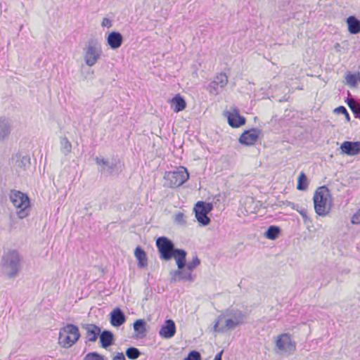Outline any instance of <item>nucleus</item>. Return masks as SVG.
Instances as JSON below:
<instances>
[{"label":"nucleus","instance_id":"33","mask_svg":"<svg viewBox=\"0 0 360 360\" xmlns=\"http://www.w3.org/2000/svg\"><path fill=\"white\" fill-rule=\"evenodd\" d=\"M307 177L305 174L302 172L298 176V182L297 188L300 191H303L307 188Z\"/></svg>","mask_w":360,"mask_h":360},{"label":"nucleus","instance_id":"1","mask_svg":"<svg viewBox=\"0 0 360 360\" xmlns=\"http://www.w3.org/2000/svg\"><path fill=\"white\" fill-rule=\"evenodd\" d=\"M22 256L18 250L8 249L5 251L0 260V276L6 279H14L22 267Z\"/></svg>","mask_w":360,"mask_h":360},{"label":"nucleus","instance_id":"17","mask_svg":"<svg viewBox=\"0 0 360 360\" xmlns=\"http://www.w3.org/2000/svg\"><path fill=\"white\" fill-rule=\"evenodd\" d=\"M175 332L176 326L174 322L171 319H168L162 326L160 330V335L164 338L169 339L174 335Z\"/></svg>","mask_w":360,"mask_h":360},{"label":"nucleus","instance_id":"4","mask_svg":"<svg viewBox=\"0 0 360 360\" xmlns=\"http://www.w3.org/2000/svg\"><path fill=\"white\" fill-rule=\"evenodd\" d=\"M95 161L98 165V172L105 176L115 175L122 171L121 162L115 158H105L99 156L95 158Z\"/></svg>","mask_w":360,"mask_h":360},{"label":"nucleus","instance_id":"25","mask_svg":"<svg viewBox=\"0 0 360 360\" xmlns=\"http://www.w3.org/2000/svg\"><path fill=\"white\" fill-rule=\"evenodd\" d=\"M172 106L176 112L182 111L186 106V103L180 94H176L170 101Z\"/></svg>","mask_w":360,"mask_h":360},{"label":"nucleus","instance_id":"11","mask_svg":"<svg viewBox=\"0 0 360 360\" xmlns=\"http://www.w3.org/2000/svg\"><path fill=\"white\" fill-rule=\"evenodd\" d=\"M231 321L228 319L224 311L221 313L220 316L216 319L214 326L213 330L214 333H225L228 330L233 329V325L231 323Z\"/></svg>","mask_w":360,"mask_h":360},{"label":"nucleus","instance_id":"49","mask_svg":"<svg viewBox=\"0 0 360 360\" xmlns=\"http://www.w3.org/2000/svg\"><path fill=\"white\" fill-rule=\"evenodd\" d=\"M354 112H360V107L357 108L356 111H354Z\"/></svg>","mask_w":360,"mask_h":360},{"label":"nucleus","instance_id":"16","mask_svg":"<svg viewBox=\"0 0 360 360\" xmlns=\"http://www.w3.org/2000/svg\"><path fill=\"white\" fill-rule=\"evenodd\" d=\"M110 323L114 327H119L125 322V315L118 307L114 309L110 314Z\"/></svg>","mask_w":360,"mask_h":360},{"label":"nucleus","instance_id":"2","mask_svg":"<svg viewBox=\"0 0 360 360\" xmlns=\"http://www.w3.org/2000/svg\"><path fill=\"white\" fill-rule=\"evenodd\" d=\"M314 209L319 216L327 215L332 207V199L329 190L322 186L319 188L314 195Z\"/></svg>","mask_w":360,"mask_h":360},{"label":"nucleus","instance_id":"47","mask_svg":"<svg viewBox=\"0 0 360 360\" xmlns=\"http://www.w3.org/2000/svg\"><path fill=\"white\" fill-rule=\"evenodd\" d=\"M140 356V352L136 349V359Z\"/></svg>","mask_w":360,"mask_h":360},{"label":"nucleus","instance_id":"19","mask_svg":"<svg viewBox=\"0 0 360 360\" xmlns=\"http://www.w3.org/2000/svg\"><path fill=\"white\" fill-rule=\"evenodd\" d=\"M11 131V121L5 117L0 118V141L7 139Z\"/></svg>","mask_w":360,"mask_h":360},{"label":"nucleus","instance_id":"46","mask_svg":"<svg viewBox=\"0 0 360 360\" xmlns=\"http://www.w3.org/2000/svg\"><path fill=\"white\" fill-rule=\"evenodd\" d=\"M345 117L347 122L350 120L349 114H345Z\"/></svg>","mask_w":360,"mask_h":360},{"label":"nucleus","instance_id":"36","mask_svg":"<svg viewBox=\"0 0 360 360\" xmlns=\"http://www.w3.org/2000/svg\"><path fill=\"white\" fill-rule=\"evenodd\" d=\"M174 221L179 225H185L186 221L184 214L182 212H178L174 215Z\"/></svg>","mask_w":360,"mask_h":360},{"label":"nucleus","instance_id":"44","mask_svg":"<svg viewBox=\"0 0 360 360\" xmlns=\"http://www.w3.org/2000/svg\"><path fill=\"white\" fill-rule=\"evenodd\" d=\"M334 112H347L344 106H339L334 110Z\"/></svg>","mask_w":360,"mask_h":360},{"label":"nucleus","instance_id":"14","mask_svg":"<svg viewBox=\"0 0 360 360\" xmlns=\"http://www.w3.org/2000/svg\"><path fill=\"white\" fill-rule=\"evenodd\" d=\"M342 154L354 156L360 153V142L345 141L340 146Z\"/></svg>","mask_w":360,"mask_h":360},{"label":"nucleus","instance_id":"7","mask_svg":"<svg viewBox=\"0 0 360 360\" xmlns=\"http://www.w3.org/2000/svg\"><path fill=\"white\" fill-rule=\"evenodd\" d=\"M80 336L78 328L73 324H68L59 332L58 342L64 348L72 346Z\"/></svg>","mask_w":360,"mask_h":360},{"label":"nucleus","instance_id":"40","mask_svg":"<svg viewBox=\"0 0 360 360\" xmlns=\"http://www.w3.org/2000/svg\"><path fill=\"white\" fill-rule=\"evenodd\" d=\"M127 356L130 359H135V347H131L127 349Z\"/></svg>","mask_w":360,"mask_h":360},{"label":"nucleus","instance_id":"30","mask_svg":"<svg viewBox=\"0 0 360 360\" xmlns=\"http://www.w3.org/2000/svg\"><path fill=\"white\" fill-rule=\"evenodd\" d=\"M221 88L226 86L228 84V77L225 73H220L217 75L214 79Z\"/></svg>","mask_w":360,"mask_h":360},{"label":"nucleus","instance_id":"6","mask_svg":"<svg viewBox=\"0 0 360 360\" xmlns=\"http://www.w3.org/2000/svg\"><path fill=\"white\" fill-rule=\"evenodd\" d=\"M102 53L101 46L96 39H91L83 48V58L86 65L92 67L100 59Z\"/></svg>","mask_w":360,"mask_h":360},{"label":"nucleus","instance_id":"32","mask_svg":"<svg viewBox=\"0 0 360 360\" xmlns=\"http://www.w3.org/2000/svg\"><path fill=\"white\" fill-rule=\"evenodd\" d=\"M145 325L146 322L143 320H136V337L144 335V333L146 330Z\"/></svg>","mask_w":360,"mask_h":360},{"label":"nucleus","instance_id":"41","mask_svg":"<svg viewBox=\"0 0 360 360\" xmlns=\"http://www.w3.org/2000/svg\"><path fill=\"white\" fill-rule=\"evenodd\" d=\"M347 105L350 110L352 111V112H354V111L357 110L358 108L356 107V103L353 98H350L348 100Z\"/></svg>","mask_w":360,"mask_h":360},{"label":"nucleus","instance_id":"45","mask_svg":"<svg viewBox=\"0 0 360 360\" xmlns=\"http://www.w3.org/2000/svg\"><path fill=\"white\" fill-rule=\"evenodd\" d=\"M222 351H221L219 353H218L215 357H214V360H221V355H222Z\"/></svg>","mask_w":360,"mask_h":360},{"label":"nucleus","instance_id":"42","mask_svg":"<svg viewBox=\"0 0 360 360\" xmlns=\"http://www.w3.org/2000/svg\"><path fill=\"white\" fill-rule=\"evenodd\" d=\"M101 26L104 27L110 28L112 26V22L108 18H104L101 22Z\"/></svg>","mask_w":360,"mask_h":360},{"label":"nucleus","instance_id":"26","mask_svg":"<svg viewBox=\"0 0 360 360\" xmlns=\"http://www.w3.org/2000/svg\"><path fill=\"white\" fill-rule=\"evenodd\" d=\"M16 167L25 170L30 165V158L27 155H17L15 161Z\"/></svg>","mask_w":360,"mask_h":360},{"label":"nucleus","instance_id":"48","mask_svg":"<svg viewBox=\"0 0 360 360\" xmlns=\"http://www.w3.org/2000/svg\"><path fill=\"white\" fill-rule=\"evenodd\" d=\"M354 115H355V117L360 119V114H354Z\"/></svg>","mask_w":360,"mask_h":360},{"label":"nucleus","instance_id":"38","mask_svg":"<svg viewBox=\"0 0 360 360\" xmlns=\"http://www.w3.org/2000/svg\"><path fill=\"white\" fill-rule=\"evenodd\" d=\"M184 360H201V356L198 352L191 351Z\"/></svg>","mask_w":360,"mask_h":360},{"label":"nucleus","instance_id":"22","mask_svg":"<svg viewBox=\"0 0 360 360\" xmlns=\"http://www.w3.org/2000/svg\"><path fill=\"white\" fill-rule=\"evenodd\" d=\"M99 338L101 347L103 348H107L113 343L114 335L110 330H105L101 332Z\"/></svg>","mask_w":360,"mask_h":360},{"label":"nucleus","instance_id":"18","mask_svg":"<svg viewBox=\"0 0 360 360\" xmlns=\"http://www.w3.org/2000/svg\"><path fill=\"white\" fill-rule=\"evenodd\" d=\"M122 35L118 32H110L107 37V42L112 49L120 48L122 44Z\"/></svg>","mask_w":360,"mask_h":360},{"label":"nucleus","instance_id":"15","mask_svg":"<svg viewBox=\"0 0 360 360\" xmlns=\"http://www.w3.org/2000/svg\"><path fill=\"white\" fill-rule=\"evenodd\" d=\"M82 328L86 332V342H94L97 340L101 333V328L98 326L94 324L86 323L82 325Z\"/></svg>","mask_w":360,"mask_h":360},{"label":"nucleus","instance_id":"50","mask_svg":"<svg viewBox=\"0 0 360 360\" xmlns=\"http://www.w3.org/2000/svg\"><path fill=\"white\" fill-rule=\"evenodd\" d=\"M131 325L133 326L134 330H135V322H134Z\"/></svg>","mask_w":360,"mask_h":360},{"label":"nucleus","instance_id":"43","mask_svg":"<svg viewBox=\"0 0 360 360\" xmlns=\"http://www.w3.org/2000/svg\"><path fill=\"white\" fill-rule=\"evenodd\" d=\"M112 360H125V356L123 353H117L112 358Z\"/></svg>","mask_w":360,"mask_h":360},{"label":"nucleus","instance_id":"23","mask_svg":"<svg viewBox=\"0 0 360 360\" xmlns=\"http://www.w3.org/2000/svg\"><path fill=\"white\" fill-rule=\"evenodd\" d=\"M186 252L184 250L176 249L172 257L174 258L179 269H182L186 266Z\"/></svg>","mask_w":360,"mask_h":360},{"label":"nucleus","instance_id":"13","mask_svg":"<svg viewBox=\"0 0 360 360\" xmlns=\"http://www.w3.org/2000/svg\"><path fill=\"white\" fill-rule=\"evenodd\" d=\"M224 313L234 328L245 322V315L239 309L231 308L225 310Z\"/></svg>","mask_w":360,"mask_h":360},{"label":"nucleus","instance_id":"29","mask_svg":"<svg viewBox=\"0 0 360 360\" xmlns=\"http://www.w3.org/2000/svg\"><path fill=\"white\" fill-rule=\"evenodd\" d=\"M136 259L139 260V266L145 267L147 265L146 254L139 247H136Z\"/></svg>","mask_w":360,"mask_h":360},{"label":"nucleus","instance_id":"10","mask_svg":"<svg viewBox=\"0 0 360 360\" xmlns=\"http://www.w3.org/2000/svg\"><path fill=\"white\" fill-rule=\"evenodd\" d=\"M156 245L162 259L168 261L172 258L176 249L172 240L166 237H160L156 240Z\"/></svg>","mask_w":360,"mask_h":360},{"label":"nucleus","instance_id":"20","mask_svg":"<svg viewBox=\"0 0 360 360\" xmlns=\"http://www.w3.org/2000/svg\"><path fill=\"white\" fill-rule=\"evenodd\" d=\"M346 22L347 25L348 32L352 34H356L360 32V20L356 17L352 15L349 16Z\"/></svg>","mask_w":360,"mask_h":360},{"label":"nucleus","instance_id":"12","mask_svg":"<svg viewBox=\"0 0 360 360\" xmlns=\"http://www.w3.org/2000/svg\"><path fill=\"white\" fill-rule=\"evenodd\" d=\"M260 135V130L257 129H251L245 131L240 136L238 141L244 146H252L255 144Z\"/></svg>","mask_w":360,"mask_h":360},{"label":"nucleus","instance_id":"3","mask_svg":"<svg viewBox=\"0 0 360 360\" xmlns=\"http://www.w3.org/2000/svg\"><path fill=\"white\" fill-rule=\"evenodd\" d=\"M9 198L15 207L17 215L20 219H24L28 216L30 211V201L25 193L12 190L10 192Z\"/></svg>","mask_w":360,"mask_h":360},{"label":"nucleus","instance_id":"24","mask_svg":"<svg viewBox=\"0 0 360 360\" xmlns=\"http://www.w3.org/2000/svg\"><path fill=\"white\" fill-rule=\"evenodd\" d=\"M172 274V280L174 281H193V277L191 274V271H187L186 270L178 269L174 271Z\"/></svg>","mask_w":360,"mask_h":360},{"label":"nucleus","instance_id":"9","mask_svg":"<svg viewBox=\"0 0 360 360\" xmlns=\"http://www.w3.org/2000/svg\"><path fill=\"white\" fill-rule=\"evenodd\" d=\"M213 206L211 203L203 201H198L194 206L193 210L195 218L202 226H207L210 224V219L207 214L212 210Z\"/></svg>","mask_w":360,"mask_h":360},{"label":"nucleus","instance_id":"28","mask_svg":"<svg viewBox=\"0 0 360 360\" xmlns=\"http://www.w3.org/2000/svg\"><path fill=\"white\" fill-rule=\"evenodd\" d=\"M280 232V229L278 226H271L265 233V236L271 240H275Z\"/></svg>","mask_w":360,"mask_h":360},{"label":"nucleus","instance_id":"8","mask_svg":"<svg viewBox=\"0 0 360 360\" xmlns=\"http://www.w3.org/2000/svg\"><path fill=\"white\" fill-rule=\"evenodd\" d=\"M189 178L188 170L184 167H179L176 170L167 172L165 179L169 187H178L184 184Z\"/></svg>","mask_w":360,"mask_h":360},{"label":"nucleus","instance_id":"5","mask_svg":"<svg viewBox=\"0 0 360 360\" xmlns=\"http://www.w3.org/2000/svg\"><path fill=\"white\" fill-rule=\"evenodd\" d=\"M276 353L282 355H291L296 351L297 343L289 333H282L275 338Z\"/></svg>","mask_w":360,"mask_h":360},{"label":"nucleus","instance_id":"31","mask_svg":"<svg viewBox=\"0 0 360 360\" xmlns=\"http://www.w3.org/2000/svg\"><path fill=\"white\" fill-rule=\"evenodd\" d=\"M347 83L350 86H355L358 84V81L359 80V75L356 74H351L350 72L347 74L345 77Z\"/></svg>","mask_w":360,"mask_h":360},{"label":"nucleus","instance_id":"34","mask_svg":"<svg viewBox=\"0 0 360 360\" xmlns=\"http://www.w3.org/2000/svg\"><path fill=\"white\" fill-rule=\"evenodd\" d=\"M84 360H104L103 356L96 352H89L85 356Z\"/></svg>","mask_w":360,"mask_h":360},{"label":"nucleus","instance_id":"35","mask_svg":"<svg viewBox=\"0 0 360 360\" xmlns=\"http://www.w3.org/2000/svg\"><path fill=\"white\" fill-rule=\"evenodd\" d=\"M200 262L198 257H194L191 262H188L186 264V269L188 271H193L194 269H195L199 264Z\"/></svg>","mask_w":360,"mask_h":360},{"label":"nucleus","instance_id":"37","mask_svg":"<svg viewBox=\"0 0 360 360\" xmlns=\"http://www.w3.org/2000/svg\"><path fill=\"white\" fill-rule=\"evenodd\" d=\"M219 86V85L214 80H213L209 84L207 90L210 94H217Z\"/></svg>","mask_w":360,"mask_h":360},{"label":"nucleus","instance_id":"21","mask_svg":"<svg viewBox=\"0 0 360 360\" xmlns=\"http://www.w3.org/2000/svg\"><path fill=\"white\" fill-rule=\"evenodd\" d=\"M227 122L233 128L239 127L245 123V118L240 114H227Z\"/></svg>","mask_w":360,"mask_h":360},{"label":"nucleus","instance_id":"39","mask_svg":"<svg viewBox=\"0 0 360 360\" xmlns=\"http://www.w3.org/2000/svg\"><path fill=\"white\" fill-rule=\"evenodd\" d=\"M351 222L354 224H360V209L353 214Z\"/></svg>","mask_w":360,"mask_h":360},{"label":"nucleus","instance_id":"27","mask_svg":"<svg viewBox=\"0 0 360 360\" xmlns=\"http://www.w3.org/2000/svg\"><path fill=\"white\" fill-rule=\"evenodd\" d=\"M60 151L64 155H68L71 153L72 150V144L68 141L67 137L60 138Z\"/></svg>","mask_w":360,"mask_h":360}]
</instances>
